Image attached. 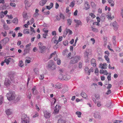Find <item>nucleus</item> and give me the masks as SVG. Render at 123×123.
<instances>
[{
	"label": "nucleus",
	"mask_w": 123,
	"mask_h": 123,
	"mask_svg": "<svg viewBox=\"0 0 123 123\" xmlns=\"http://www.w3.org/2000/svg\"><path fill=\"white\" fill-rule=\"evenodd\" d=\"M6 96L7 97L8 100L9 101H12L15 98V93L12 91H9L6 94Z\"/></svg>",
	"instance_id": "1"
},
{
	"label": "nucleus",
	"mask_w": 123,
	"mask_h": 123,
	"mask_svg": "<svg viewBox=\"0 0 123 123\" xmlns=\"http://www.w3.org/2000/svg\"><path fill=\"white\" fill-rule=\"evenodd\" d=\"M60 71V74L58 76V78L60 79L65 80H67L70 79V76L69 75H67L65 74V77H63V76L61 74L63 71V70L62 69H60L59 70Z\"/></svg>",
	"instance_id": "2"
},
{
	"label": "nucleus",
	"mask_w": 123,
	"mask_h": 123,
	"mask_svg": "<svg viewBox=\"0 0 123 123\" xmlns=\"http://www.w3.org/2000/svg\"><path fill=\"white\" fill-rule=\"evenodd\" d=\"M22 123H29V118L25 114L22 115Z\"/></svg>",
	"instance_id": "3"
},
{
	"label": "nucleus",
	"mask_w": 123,
	"mask_h": 123,
	"mask_svg": "<svg viewBox=\"0 0 123 123\" xmlns=\"http://www.w3.org/2000/svg\"><path fill=\"white\" fill-rule=\"evenodd\" d=\"M47 68L51 70H53L55 69V65L53 62H49Z\"/></svg>",
	"instance_id": "4"
},
{
	"label": "nucleus",
	"mask_w": 123,
	"mask_h": 123,
	"mask_svg": "<svg viewBox=\"0 0 123 123\" xmlns=\"http://www.w3.org/2000/svg\"><path fill=\"white\" fill-rule=\"evenodd\" d=\"M38 47L39 50L41 53H43L46 49V47L44 46H43L42 43L40 42L38 43Z\"/></svg>",
	"instance_id": "5"
},
{
	"label": "nucleus",
	"mask_w": 123,
	"mask_h": 123,
	"mask_svg": "<svg viewBox=\"0 0 123 123\" xmlns=\"http://www.w3.org/2000/svg\"><path fill=\"white\" fill-rule=\"evenodd\" d=\"M44 116L46 118H49L51 115L50 112L47 111H43Z\"/></svg>",
	"instance_id": "6"
},
{
	"label": "nucleus",
	"mask_w": 123,
	"mask_h": 123,
	"mask_svg": "<svg viewBox=\"0 0 123 123\" xmlns=\"http://www.w3.org/2000/svg\"><path fill=\"white\" fill-rule=\"evenodd\" d=\"M91 50L90 49H86L85 53V57L86 58H87L88 55H90L91 54Z\"/></svg>",
	"instance_id": "7"
},
{
	"label": "nucleus",
	"mask_w": 123,
	"mask_h": 123,
	"mask_svg": "<svg viewBox=\"0 0 123 123\" xmlns=\"http://www.w3.org/2000/svg\"><path fill=\"white\" fill-rule=\"evenodd\" d=\"M110 25L111 26H113L115 30L117 31V30L118 29L117 26V23L116 22L114 21L113 23H111Z\"/></svg>",
	"instance_id": "8"
},
{
	"label": "nucleus",
	"mask_w": 123,
	"mask_h": 123,
	"mask_svg": "<svg viewBox=\"0 0 123 123\" xmlns=\"http://www.w3.org/2000/svg\"><path fill=\"white\" fill-rule=\"evenodd\" d=\"M9 41V39L7 37H6L0 41V43L3 45H5Z\"/></svg>",
	"instance_id": "9"
},
{
	"label": "nucleus",
	"mask_w": 123,
	"mask_h": 123,
	"mask_svg": "<svg viewBox=\"0 0 123 123\" xmlns=\"http://www.w3.org/2000/svg\"><path fill=\"white\" fill-rule=\"evenodd\" d=\"M61 107L59 105H56V106L55 107L54 110V114H57L59 112V110L60 109Z\"/></svg>",
	"instance_id": "10"
},
{
	"label": "nucleus",
	"mask_w": 123,
	"mask_h": 123,
	"mask_svg": "<svg viewBox=\"0 0 123 123\" xmlns=\"http://www.w3.org/2000/svg\"><path fill=\"white\" fill-rule=\"evenodd\" d=\"M74 21L75 23H76L75 26L76 27H77L79 26V25H82V23L81 21L80 20L74 19Z\"/></svg>",
	"instance_id": "11"
},
{
	"label": "nucleus",
	"mask_w": 123,
	"mask_h": 123,
	"mask_svg": "<svg viewBox=\"0 0 123 123\" xmlns=\"http://www.w3.org/2000/svg\"><path fill=\"white\" fill-rule=\"evenodd\" d=\"M11 84L10 81L8 78H6L5 80L4 84L5 86L7 87L9 86Z\"/></svg>",
	"instance_id": "12"
},
{
	"label": "nucleus",
	"mask_w": 123,
	"mask_h": 123,
	"mask_svg": "<svg viewBox=\"0 0 123 123\" xmlns=\"http://www.w3.org/2000/svg\"><path fill=\"white\" fill-rule=\"evenodd\" d=\"M107 65L106 63L100 64L99 66V68L102 69H106L107 68Z\"/></svg>",
	"instance_id": "13"
},
{
	"label": "nucleus",
	"mask_w": 123,
	"mask_h": 123,
	"mask_svg": "<svg viewBox=\"0 0 123 123\" xmlns=\"http://www.w3.org/2000/svg\"><path fill=\"white\" fill-rule=\"evenodd\" d=\"M94 117L96 118L100 119L101 118V116L99 115V112H95L94 113Z\"/></svg>",
	"instance_id": "14"
},
{
	"label": "nucleus",
	"mask_w": 123,
	"mask_h": 123,
	"mask_svg": "<svg viewBox=\"0 0 123 123\" xmlns=\"http://www.w3.org/2000/svg\"><path fill=\"white\" fill-rule=\"evenodd\" d=\"M47 0H42L40 1L39 3V5L41 6H43L47 2Z\"/></svg>",
	"instance_id": "15"
},
{
	"label": "nucleus",
	"mask_w": 123,
	"mask_h": 123,
	"mask_svg": "<svg viewBox=\"0 0 123 123\" xmlns=\"http://www.w3.org/2000/svg\"><path fill=\"white\" fill-rule=\"evenodd\" d=\"M105 13H103L100 16V19L101 21H104L105 18Z\"/></svg>",
	"instance_id": "16"
},
{
	"label": "nucleus",
	"mask_w": 123,
	"mask_h": 123,
	"mask_svg": "<svg viewBox=\"0 0 123 123\" xmlns=\"http://www.w3.org/2000/svg\"><path fill=\"white\" fill-rule=\"evenodd\" d=\"M31 90H32L33 94L34 95H35L37 94V91L36 90V87H35V86H34V87L32 88Z\"/></svg>",
	"instance_id": "17"
},
{
	"label": "nucleus",
	"mask_w": 123,
	"mask_h": 123,
	"mask_svg": "<svg viewBox=\"0 0 123 123\" xmlns=\"http://www.w3.org/2000/svg\"><path fill=\"white\" fill-rule=\"evenodd\" d=\"M68 90V87L67 86H65L64 87V88H63V89L62 90V93H64L67 91Z\"/></svg>",
	"instance_id": "18"
},
{
	"label": "nucleus",
	"mask_w": 123,
	"mask_h": 123,
	"mask_svg": "<svg viewBox=\"0 0 123 123\" xmlns=\"http://www.w3.org/2000/svg\"><path fill=\"white\" fill-rule=\"evenodd\" d=\"M86 10H88L90 8V5H89L88 2L87 1H86L85 4Z\"/></svg>",
	"instance_id": "19"
},
{
	"label": "nucleus",
	"mask_w": 123,
	"mask_h": 123,
	"mask_svg": "<svg viewBox=\"0 0 123 123\" xmlns=\"http://www.w3.org/2000/svg\"><path fill=\"white\" fill-rule=\"evenodd\" d=\"M59 42L58 40H55L54 41V43L56 44V45L54 47V49H56L58 48V47H56V46L57 45V44Z\"/></svg>",
	"instance_id": "20"
},
{
	"label": "nucleus",
	"mask_w": 123,
	"mask_h": 123,
	"mask_svg": "<svg viewBox=\"0 0 123 123\" xmlns=\"http://www.w3.org/2000/svg\"><path fill=\"white\" fill-rule=\"evenodd\" d=\"M81 96L83 98H87V94L85 93L84 92H82L81 93Z\"/></svg>",
	"instance_id": "21"
},
{
	"label": "nucleus",
	"mask_w": 123,
	"mask_h": 123,
	"mask_svg": "<svg viewBox=\"0 0 123 123\" xmlns=\"http://www.w3.org/2000/svg\"><path fill=\"white\" fill-rule=\"evenodd\" d=\"M111 13L109 12H108L107 15V18L111 19H113L114 18V16H113L111 17Z\"/></svg>",
	"instance_id": "22"
},
{
	"label": "nucleus",
	"mask_w": 123,
	"mask_h": 123,
	"mask_svg": "<svg viewBox=\"0 0 123 123\" xmlns=\"http://www.w3.org/2000/svg\"><path fill=\"white\" fill-rule=\"evenodd\" d=\"M23 18L25 19V20L27 18V15L26 13L25 12H24L23 14Z\"/></svg>",
	"instance_id": "23"
},
{
	"label": "nucleus",
	"mask_w": 123,
	"mask_h": 123,
	"mask_svg": "<svg viewBox=\"0 0 123 123\" xmlns=\"http://www.w3.org/2000/svg\"><path fill=\"white\" fill-rule=\"evenodd\" d=\"M80 59V57L78 56H76L75 57H74V61L76 62L79 61Z\"/></svg>",
	"instance_id": "24"
},
{
	"label": "nucleus",
	"mask_w": 123,
	"mask_h": 123,
	"mask_svg": "<svg viewBox=\"0 0 123 123\" xmlns=\"http://www.w3.org/2000/svg\"><path fill=\"white\" fill-rule=\"evenodd\" d=\"M34 71L36 75H39V71L38 70V69L37 68H35L33 70Z\"/></svg>",
	"instance_id": "25"
},
{
	"label": "nucleus",
	"mask_w": 123,
	"mask_h": 123,
	"mask_svg": "<svg viewBox=\"0 0 123 123\" xmlns=\"http://www.w3.org/2000/svg\"><path fill=\"white\" fill-rule=\"evenodd\" d=\"M91 28L92 31L93 32L97 33L98 32V29L95 28H94L93 27H92Z\"/></svg>",
	"instance_id": "26"
},
{
	"label": "nucleus",
	"mask_w": 123,
	"mask_h": 123,
	"mask_svg": "<svg viewBox=\"0 0 123 123\" xmlns=\"http://www.w3.org/2000/svg\"><path fill=\"white\" fill-rule=\"evenodd\" d=\"M13 62V59L11 58H9L8 59H5V60L3 62Z\"/></svg>",
	"instance_id": "27"
},
{
	"label": "nucleus",
	"mask_w": 123,
	"mask_h": 123,
	"mask_svg": "<svg viewBox=\"0 0 123 123\" xmlns=\"http://www.w3.org/2000/svg\"><path fill=\"white\" fill-rule=\"evenodd\" d=\"M57 123H66L65 121L62 119L58 120Z\"/></svg>",
	"instance_id": "28"
},
{
	"label": "nucleus",
	"mask_w": 123,
	"mask_h": 123,
	"mask_svg": "<svg viewBox=\"0 0 123 123\" xmlns=\"http://www.w3.org/2000/svg\"><path fill=\"white\" fill-rule=\"evenodd\" d=\"M67 21L68 24L69 25H70L72 22V19H67Z\"/></svg>",
	"instance_id": "29"
},
{
	"label": "nucleus",
	"mask_w": 123,
	"mask_h": 123,
	"mask_svg": "<svg viewBox=\"0 0 123 123\" xmlns=\"http://www.w3.org/2000/svg\"><path fill=\"white\" fill-rule=\"evenodd\" d=\"M25 6L29 7L30 6V5L29 4V2L27 0H25Z\"/></svg>",
	"instance_id": "30"
},
{
	"label": "nucleus",
	"mask_w": 123,
	"mask_h": 123,
	"mask_svg": "<svg viewBox=\"0 0 123 123\" xmlns=\"http://www.w3.org/2000/svg\"><path fill=\"white\" fill-rule=\"evenodd\" d=\"M12 22L13 23L16 24H17L18 23V21L17 18H14L12 20Z\"/></svg>",
	"instance_id": "31"
},
{
	"label": "nucleus",
	"mask_w": 123,
	"mask_h": 123,
	"mask_svg": "<svg viewBox=\"0 0 123 123\" xmlns=\"http://www.w3.org/2000/svg\"><path fill=\"white\" fill-rule=\"evenodd\" d=\"M23 33L25 34H28L29 33V30L25 29L23 31Z\"/></svg>",
	"instance_id": "32"
},
{
	"label": "nucleus",
	"mask_w": 123,
	"mask_h": 123,
	"mask_svg": "<svg viewBox=\"0 0 123 123\" xmlns=\"http://www.w3.org/2000/svg\"><path fill=\"white\" fill-rule=\"evenodd\" d=\"M75 114L77 115L78 117H80L81 113L80 111H77L75 112Z\"/></svg>",
	"instance_id": "33"
},
{
	"label": "nucleus",
	"mask_w": 123,
	"mask_h": 123,
	"mask_svg": "<svg viewBox=\"0 0 123 123\" xmlns=\"http://www.w3.org/2000/svg\"><path fill=\"white\" fill-rule=\"evenodd\" d=\"M75 1L74 0L72 2H71L69 5V6L70 7H74L75 4Z\"/></svg>",
	"instance_id": "34"
},
{
	"label": "nucleus",
	"mask_w": 123,
	"mask_h": 123,
	"mask_svg": "<svg viewBox=\"0 0 123 123\" xmlns=\"http://www.w3.org/2000/svg\"><path fill=\"white\" fill-rule=\"evenodd\" d=\"M102 55L99 54V55H98V61H103V59L102 58Z\"/></svg>",
	"instance_id": "35"
},
{
	"label": "nucleus",
	"mask_w": 123,
	"mask_h": 123,
	"mask_svg": "<svg viewBox=\"0 0 123 123\" xmlns=\"http://www.w3.org/2000/svg\"><path fill=\"white\" fill-rule=\"evenodd\" d=\"M6 114L7 115H9L11 113V112L10 111V110L9 109H8L6 111Z\"/></svg>",
	"instance_id": "36"
},
{
	"label": "nucleus",
	"mask_w": 123,
	"mask_h": 123,
	"mask_svg": "<svg viewBox=\"0 0 123 123\" xmlns=\"http://www.w3.org/2000/svg\"><path fill=\"white\" fill-rule=\"evenodd\" d=\"M56 54V51H55L54 52L52 53L50 55V56L49 58V59H51L52 56L54 55H55Z\"/></svg>",
	"instance_id": "37"
},
{
	"label": "nucleus",
	"mask_w": 123,
	"mask_h": 123,
	"mask_svg": "<svg viewBox=\"0 0 123 123\" xmlns=\"http://www.w3.org/2000/svg\"><path fill=\"white\" fill-rule=\"evenodd\" d=\"M104 46H105L107 42V37H104Z\"/></svg>",
	"instance_id": "38"
},
{
	"label": "nucleus",
	"mask_w": 123,
	"mask_h": 123,
	"mask_svg": "<svg viewBox=\"0 0 123 123\" xmlns=\"http://www.w3.org/2000/svg\"><path fill=\"white\" fill-rule=\"evenodd\" d=\"M69 31V29H66V30H65L64 32V34H65V35H66L68 33Z\"/></svg>",
	"instance_id": "39"
},
{
	"label": "nucleus",
	"mask_w": 123,
	"mask_h": 123,
	"mask_svg": "<svg viewBox=\"0 0 123 123\" xmlns=\"http://www.w3.org/2000/svg\"><path fill=\"white\" fill-rule=\"evenodd\" d=\"M3 101V97L1 96H0V105L2 104Z\"/></svg>",
	"instance_id": "40"
},
{
	"label": "nucleus",
	"mask_w": 123,
	"mask_h": 123,
	"mask_svg": "<svg viewBox=\"0 0 123 123\" xmlns=\"http://www.w3.org/2000/svg\"><path fill=\"white\" fill-rule=\"evenodd\" d=\"M31 59L29 57H26V60L25 62H31Z\"/></svg>",
	"instance_id": "41"
},
{
	"label": "nucleus",
	"mask_w": 123,
	"mask_h": 123,
	"mask_svg": "<svg viewBox=\"0 0 123 123\" xmlns=\"http://www.w3.org/2000/svg\"><path fill=\"white\" fill-rule=\"evenodd\" d=\"M95 73L97 75H98V70L97 68L95 69Z\"/></svg>",
	"instance_id": "42"
},
{
	"label": "nucleus",
	"mask_w": 123,
	"mask_h": 123,
	"mask_svg": "<svg viewBox=\"0 0 123 123\" xmlns=\"http://www.w3.org/2000/svg\"><path fill=\"white\" fill-rule=\"evenodd\" d=\"M61 84L59 85H55V88L56 89H61Z\"/></svg>",
	"instance_id": "43"
},
{
	"label": "nucleus",
	"mask_w": 123,
	"mask_h": 123,
	"mask_svg": "<svg viewBox=\"0 0 123 123\" xmlns=\"http://www.w3.org/2000/svg\"><path fill=\"white\" fill-rule=\"evenodd\" d=\"M108 56L105 55V56L104 57L106 61L107 62H109V59L108 57Z\"/></svg>",
	"instance_id": "44"
},
{
	"label": "nucleus",
	"mask_w": 123,
	"mask_h": 123,
	"mask_svg": "<svg viewBox=\"0 0 123 123\" xmlns=\"http://www.w3.org/2000/svg\"><path fill=\"white\" fill-rule=\"evenodd\" d=\"M111 90L110 89H108L107 91V92H106V94L107 95H109L111 93Z\"/></svg>",
	"instance_id": "45"
},
{
	"label": "nucleus",
	"mask_w": 123,
	"mask_h": 123,
	"mask_svg": "<svg viewBox=\"0 0 123 123\" xmlns=\"http://www.w3.org/2000/svg\"><path fill=\"white\" fill-rule=\"evenodd\" d=\"M10 5L11 6L13 7H15L16 6L15 4L14 3L11 2L10 3Z\"/></svg>",
	"instance_id": "46"
},
{
	"label": "nucleus",
	"mask_w": 123,
	"mask_h": 123,
	"mask_svg": "<svg viewBox=\"0 0 123 123\" xmlns=\"http://www.w3.org/2000/svg\"><path fill=\"white\" fill-rule=\"evenodd\" d=\"M60 17L61 18L64 19L65 18V16L62 14L61 13L60 14Z\"/></svg>",
	"instance_id": "47"
},
{
	"label": "nucleus",
	"mask_w": 123,
	"mask_h": 123,
	"mask_svg": "<svg viewBox=\"0 0 123 123\" xmlns=\"http://www.w3.org/2000/svg\"><path fill=\"white\" fill-rule=\"evenodd\" d=\"M19 66L20 67H22L24 66V63L23 62H19Z\"/></svg>",
	"instance_id": "48"
},
{
	"label": "nucleus",
	"mask_w": 123,
	"mask_h": 123,
	"mask_svg": "<svg viewBox=\"0 0 123 123\" xmlns=\"http://www.w3.org/2000/svg\"><path fill=\"white\" fill-rule=\"evenodd\" d=\"M89 15L90 16H91V17L92 18H94L95 17V15H94V14H93L92 13H90Z\"/></svg>",
	"instance_id": "49"
},
{
	"label": "nucleus",
	"mask_w": 123,
	"mask_h": 123,
	"mask_svg": "<svg viewBox=\"0 0 123 123\" xmlns=\"http://www.w3.org/2000/svg\"><path fill=\"white\" fill-rule=\"evenodd\" d=\"M68 42L67 40L63 42V44L65 46H66L68 44Z\"/></svg>",
	"instance_id": "50"
},
{
	"label": "nucleus",
	"mask_w": 123,
	"mask_h": 123,
	"mask_svg": "<svg viewBox=\"0 0 123 123\" xmlns=\"http://www.w3.org/2000/svg\"><path fill=\"white\" fill-rule=\"evenodd\" d=\"M82 2V0H77V2L78 4H80Z\"/></svg>",
	"instance_id": "51"
},
{
	"label": "nucleus",
	"mask_w": 123,
	"mask_h": 123,
	"mask_svg": "<svg viewBox=\"0 0 123 123\" xmlns=\"http://www.w3.org/2000/svg\"><path fill=\"white\" fill-rule=\"evenodd\" d=\"M91 5L92 7H94L96 6L94 3L93 2H91Z\"/></svg>",
	"instance_id": "52"
},
{
	"label": "nucleus",
	"mask_w": 123,
	"mask_h": 123,
	"mask_svg": "<svg viewBox=\"0 0 123 123\" xmlns=\"http://www.w3.org/2000/svg\"><path fill=\"white\" fill-rule=\"evenodd\" d=\"M111 84H109L108 85V86H107V89H109L111 88Z\"/></svg>",
	"instance_id": "53"
},
{
	"label": "nucleus",
	"mask_w": 123,
	"mask_h": 123,
	"mask_svg": "<svg viewBox=\"0 0 123 123\" xmlns=\"http://www.w3.org/2000/svg\"><path fill=\"white\" fill-rule=\"evenodd\" d=\"M52 35L53 36H55L56 33L55 31H53L52 32Z\"/></svg>",
	"instance_id": "54"
},
{
	"label": "nucleus",
	"mask_w": 123,
	"mask_h": 123,
	"mask_svg": "<svg viewBox=\"0 0 123 123\" xmlns=\"http://www.w3.org/2000/svg\"><path fill=\"white\" fill-rule=\"evenodd\" d=\"M31 31L35 33L36 32L34 30V28L31 27H30Z\"/></svg>",
	"instance_id": "55"
},
{
	"label": "nucleus",
	"mask_w": 123,
	"mask_h": 123,
	"mask_svg": "<svg viewBox=\"0 0 123 123\" xmlns=\"http://www.w3.org/2000/svg\"><path fill=\"white\" fill-rule=\"evenodd\" d=\"M4 15L3 12V11H1V12L0 13V16L1 18H2L4 17Z\"/></svg>",
	"instance_id": "56"
},
{
	"label": "nucleus",
	"mask_w": 123,
	"mask_h": 123,
	"mask_svg": "<svg viewBox=\"0 0 123 123\" xmlns=\"http://www.w3.org/2000/svg\"><path fill=\"white\" fill-rule=\"evenodd\" d=\"M59 6V4L57 2H56L55 3V8L56 9H58Z\"/></svg>",
	"instance_id": "57"
},
{
	"label": "nucleus",
	"mask_w": 123,
	"mask_h": 123,
	"mask_svg": "<svg viewBox=\"0 0 123 123\" xmlns=\"http://www.w3.org/2000/svg\"><path fill=\"white\" fill-rule=\"evenodd\" d=\"M44 79V75L43 74L41 75H40V77H39V79L40 80H43Z\"/></svg>",
	"instance_id": "58"
},
{
	"label": "nucleus",
	"mask_w": 123,
	"mask_h": 123,
	"mask_svg": "<svg viewBox=\"0 0 123 123\" xmlns=\"http://www.w3.org/2000/svg\"><path fill=\"white\" fill-rule=\"evenodd\" d=\"M78 12V10H76L75 12L74 13V15L75 16H76L77 15Z\"/></svg>",
	"instance_id": "59"
},
{
	"label": "nucleus",
	"mask_w": 123,
	"mask_h": 123,
	"mask_svg": "<svg viewBox=\"0 0 123 123\" xmlns=\"http://www.w3.org/2000/svg\"><path fill=\"white\" fill-rule=\"evenodd\" d=\"M62 39V37L60 36L59 37L58 41L59 42H60L61 41Z\"/></svg>",
	"instance_id": "60"
},
{
	"label": "nucleus",
	"mask_w": 123,
	"mask_h": 123,
	"mask_svg": "<svg viewBox=\"0 0 123 123\" xmlns=\"http://www.w3.org/2000/svg\"><path fill=\"white\" fill-rule=\"evenodd\" d=\"M2 34L4 37H5L6 35V31L4 32H2Z\"/></svg>",
	"instance_id": "61"
},
{
	"label": "nucleus",
	"mask_w": 123,
	"mask_h": 123,
	"mask_svg": "<svg viewBox=\"0 0 123 123\" xmlns=\"http://www.w3.org/2000/svg\"><path fill=\"white\" fill-rule=\"evenodd\" d=\"M48 36L47 34V33H45L43 34V38H46V36Z\"/></svg>",
	"instance_id": "62"
},
{
	"label": "nucleus",
	"mask_w": 123,
	"mask_h": 123,
	"mask_svg": "<svg viewBox=\"0 0 123 123\" xmlns=\"http://www.w3.org/2000/svg\"><path fill=\"white\" fill-rule=\"evenodd\" d=\"M91 65H92V66H93V67H95L96 66V64L94 62H93V63L92 62L91 63Z\"/></svg>",
	"instance_id": "63"
},
{
	"label": "nucleus",
	"mask_w": 123,
	"mask_h": 123,
	"mask_svg": "<svg viewBox=\"0 0 123 123\" xmlns=\"http://www.w3.org/2000/svg\"><path fill=\"white\" fill-rule=\"evenodd\" d=\"M38 116V114L37 113H36L34 114V115H33V118H35L36 117H37Z\"/></svg>",
	"instance_id": "64"
}]
</instances>
